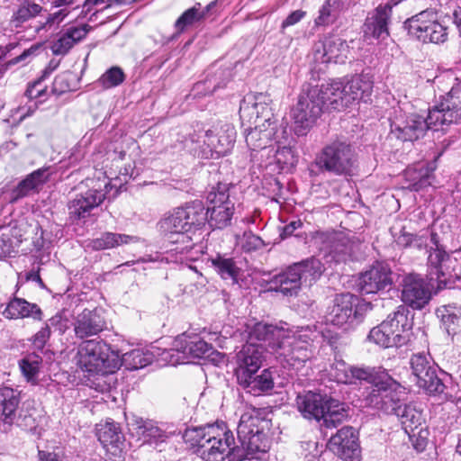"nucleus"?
Listing matches in <instances>:
<instances>
[{
    "instance_id": "obj_1",
    "label": "nucleus",
    "mask_w": 461,
    "mask_h": 461,
    "mask_svg": "<svg viewBox=\"0 0 461 461\" xmlns=\"http://www.w3.org/2000/svg\"><path fill=\"white\" fill-rule=\"evenodd\" d=\"M319 332L315 327H298L285 330L283 327L258 322L249 331V342H266L284 368L300 372L313 356L312 342Z\"/></svg>"
},
{
    "instance_id": "obj_2",
    "label": "nucleus",
    "mask_w": 461,
    "mask_h": 461,
    "mask_svg": "<svg viewBox=\"0 0 461 461\" xmlns=\"http://www.w3.org/2000/svg\"><path fill=\"white\" fill-rule=\"evenodd\" d=\"M205 222V208L202 202L194 201L174 209L159 221L158 226L171 243L177 244L176 252L189 254L195 248L189 233L201 229Z\"/></svg>"
},
{
    "instance_id": "obj_3",
    "label": "nucleus",
    "mask_w": 461,
    "mask_h": 461,
    "mask_svg": "<svg viewBox=\"0 0 461 461\" xmlns=\"http://www.w3.org/2000/svg\"><path fill=\"white\" fill-rule=\"evenodd\" d=\"M184 438L195 447V453L204 461H223L230 456L236 459L238 447L224 422L187 429Z\"/></svg>"
},
{
    "instance_id": "obj_4",
    "label": "nucleus",
    "mask_w": 461,
    "mask_h": 461,
    "mask_svg": "<svg viewBox=\"0 0 461 461\" xmlns=\"http://www.w3.org/2000/svg\"><path fill=\"white\" fill-rule=\"evenodd\" d=\"M260 411L248 408L240 416L237 428L238 439L240 447L236 451V461L243 459L261 460L269 449V441L260 426Z\"/></svg>"
},
{
    "instance_id": "obj_5",
    "label": "nucleus",
    "mask_w": 461,
    "mask_h": 461,
    "mask_svg": "<svg viewBox=\"0 0 461 461\" xmlns=\"http://www.w3.org/2000/svg\"><path fill=\"white\" fill-rule=\"evenodd\" d=\"M236 135L234 126L225 123L219 129L191 134L185 140V148L201 158H218L230 152L234 147Z\"/></svg>"
},
{
    "instance_id": "obj_6",
    "label": "nucleus",
    "mask_w": 461,
    "mask_h": 461,
    "mask_svg": "<svg viewBox=\"0 0 461 461\" xmlns=\"http://www.w3.org/2000/svg\"><path fill=\"white\" fill-rule=\"evenodd\" d=\"M324 85L307 86L298 95L297 103L291 109V118L296 135L303 136L322 113L324 106H330V96Z\"/></svg>"
},
{
    "instance_id": "obj_7",
    "label": "nucleus",
    "mask_w": 461,
    "mask_h": 461,
    "mask_svg": "<svg viewBox=\"0 0 461 461\" xmlns=\"http://www.w3.org/2000/svg\"><path fill=\"white\" fill-rule=\"evenodd\" d=\"M315 164L322 172L349 176L356 167L357 154L348 141L337 139L323 147L315 158Z\"/></svg>"
},
{
    "instance_id": "obj_8",
    "label": "nucleus",
    "mask_w": 461,
    "mask_h": 461,
    "mask_svg": "<svg viewBox=\"0 0 461 461\" xmlns=\"http://www.w3.org/2000/svg\"><path fill=\"white\" fill-rule=\"evenodd\" d=\"M323 85L325 93L330 96V107L339 109L369 97L373 91L374 81L369 74L362 73L353 76L346 83L332 81Z\"/></svg>"
},
{
    "instance_id": "obj_9",
    "label": "nucleus",
    "mask_w": 461,
    "mask_h": 461,
    "mask_svg": "<svg viewBox=\"0 0 461 461\" xmlns=\"http://www.w3.org/2000/svg\"><path fill=\"white\" fill-rule=\"evenodd\" d=\"M429 123L432 131H446L447 127L457 123L461 119V82L452 86L450 91L440 96L435 105L429 110Z\"/></svg>"
},
{
    "instance_id": "obj_10",
    "label": "nucleus",
    "mask_w": 461,
    "mask_h": 461,
    "mask_svg": "<svg viewBox=\"0 0 461 461\" xmlns=\"http://www.w3.org/2000/svg\"><path fill=\"white\" fill-rule=\"evenodd\" d=\"M230 184L219 183L207 194L206 221L211 227L222 229L230 223L234 213V202L230 198Z\"/></svg>"
},
{
    "instance_id": "obj_11",
    "label": "nucleus",
    "mask_w": 461,
    "mask_h": 461,
    "mask_svg": "<svg viewBox=\"0 0 461 461\" xmlns=\"http://www.w3.org/2000/svg\"><path fill=\"white\" fill-rule=\"evenodd\" d=\"M211 349L212 346L199 335L185 332L175 339L174 348L165 349L161 356L167 364L176 366L184 363L185 358L203 357Z\"/></svg>"
},
{
    "instance_id": "obj_12",
    "label": "nucleus",
    "mask_w": 461,
    "mask_h": 461,
    "mask_svg": "<svg viewBox=\"0 0 461 461\" xmlns=\"http://www.w3.org/2000/svg\"><path fill=\"white\" fill-rule=\"evenodd\" d=\"M405 27L411 36L424 43H439L447 40V28L437 22L434 9H426L408 19Z\"/></svg>"
},
{
    "instance_id": "obj_13",
    "label": "nucleus",
    "mask_w": 461,
    "mask_h": 461,
    "mask_svg": "<svg viewBox=\"0 0 461 461\" xmlns=\"http://www.w3.org/2000/svg\"><path fill=\"white\" fill-rule=\"evenodd\" d=\"M400 384L387 375L374 383L366 397V404L388 414H394L401 402L398 390Z\"/></svg>"
},
{
    "instance_id": "obj_14",
    "label": "nucleus",
    "mask_w": 461,
    "mask_h": 461,
    "mask_svg": "<svg viewBox=\"0 0 461 461\" xmlns=\"http://www.w3.org/2000/svg\"><path fill=\"white\" fill-rule=\"evenodd\" d=\"M431 243L435 248L430 249L428 257L429 276L441 288L447 285L452 272L455 271L456 259L438 246L437 234H431Z\"/></svg>"
},
{
    "instance_id": "obj_15",
    "label": "nucleus",
    "mask_w": 461,
    "mask_h": 461,
    "mask_svg": "<svg viewBox=\"0 0 461 461\" xmlns=\"http://www.w3.org/2000/svg\"><path fill=\"white\" fill-rule=\"evenodd\" d=\"M417 384L429 394L441 393L445 384L438 376L437 366L425 354H414L410 361Z\"/></svg>"
},
{
    "instance_id": "obj_16",
    "label": "nucleus",
    "mask_w": 461,
    "mask_h": 461,
    "mask_svg": "<svg viewBox=\"0 0 461 461\" xmlns=\"http://www.w3.org/2000/svg\"><path fill=\"white\" fill-rule=\"evenodd\" d=\"M357 298L351 294L337 295L327 314V321L345 330L359 323L361 315L357 312Z\"/></svg>"
},
{
    "instance_id": "obj_17",
    "label": "nucleus",
    "mask_w": 461,
    "mask_h": 461,
    "mask_svg": "<svg viewBox=\"0 0 461 461\" xmlns=\"http://www.w3.org/2000/svg\"><path fill=\"white\" fill-rule=\"evenodd\" d=\"M431 130L429 119L417 113L396 115L391 122V134L402 141H413Z\"/></svg>"
},
{
    "instance_id": "obj_18",
    "label": "nucleus",
    "mask_w": 461,
    "mask_h": 461,
    "mask_svg": "<svg viewBox=\"0 0 461 461\" xmlns=\"http://www.w3.org/2000/svg\"><path fill=\"white\" fill-rule=\"evenodd\" d=\"M393 284V274L390 267L383 262H376L363 272L358 278V288L362 294H377L389 291Z\"/></svg>"
},
{
    "instance_id": "obj_19",
    "label": "nucleus",
    "mask_w": 461,
    "mask_h": 461,
    "mask_svg": "<svg viewBox=\"0 0 461 461\" xmlns=\"http://www.w3.org/2000/svg\"><path fill=\"white\" fill-rule=\"evenodd\" d=\"M263 95L246 96L240 103V117L242 123L249 124L267 123V125H276V121L271 107L265 101Z\"/></svg>"
},
{
    "instance_id": "obj_20",
    "label": "nucleus",
    "mask_w": 461,
    "mask_h": 461,
    "mask_svg": "<svg viewBox=\"0 0 461 461\" xmlns=\"http://www.w3.org/2000/svg\"><path fill=\"white\" fill-rule=\"evenodd\" d=\"M328 447L344 461H357L360 458L358 434L352 427H343L333 435Z\"/></svg>"
},
{
    "instance_id": "obj_21",
    "label": "nucleus",
    "mask_w": 461,
    "mask_h": 461,
    "mask_svg": "<svg viewBox=\"0 0 461 461\" xmlns=\"http://www.w3.org/2000/svg\"><path fill=\"white\" fill-rule=\"evenodd\" d=\"M106 344L95 339L84 341L78 348L77 365L79 367L88 373L102 372L105 367Z\"/></svg>"
},
{
    "instance_id": "obj_22",
    "label": "nucleus",
    "mask_w": 461,
    "mask_h": 461,
    "mask_svg": "<svg viewBox=\"0 0 461 461\" xmlns=\"http://www.w3.org/2000/svg\"><path fill=\"white\" fill-rule=\"evenodd\" d=\"M402 300L413 309H422L430 300V291L421 277L410 274L402 280Z\"/></svg>"
},
{
    "instance_id": "obj_23",
    "label": "nucleus",
    "mask_w": 461,
    "mask_h": 461,
    "mask_svg": "<svg viewBox=\"0 0 461 461\" xmlns=\"http://www.w3.org/2000/svg\"><path fill=\"white\" fill-rule=\"evenodd\" d=\"M105 199V193L98 189H89L83 194H77L68 203L69 218L79 221L90 216L91 211L98 207Z\"/></svg>"
},
{
    "instance_id": "obj_24",
    "label": "nucleus",
    "mask_w": 461,
    "mask_h": 461,
    "mask_svg": "<svg viewBox=\"0 0 461 461\" xmlns=\"http://www.w3.org/2000/svg\"><path fill=\"white\" fill-rule=\"evenodd\" d=\"M264 347L255 342H248L236 355L237 367L235 375L241 379L253 373H257L261 366Z\"/></svg>"
},
{
    "instance_id": "obj_25",
    "label": "nucleus",
    "mask_w": 461,
    "mask_h": 461,
    "mask_svg": "<svg viewBox=\"0 0 461 461\" xmlns=\"http://www.w3.org/2000/svg\"><path fill=\"white\" fill-rule=\"evenodd\" d=\"M409 313L407 306L402 304L384 320L393 333V338L396 348L406 345L411 339L413 322L409 318Z\"/></svg>"
},
{
    "instance_id": "obj_26",
    "label": "nucleus",
    "mask_w": 461,
    "mask_h": 461,
    "mask_svg": "<svg viewBox=\"0 0 461 461\" xmlns=\"http://www.w3.org/2000/svg\"><path fill=\"white\" fill-rule=\"evenodd\" d=\"M393 5L390 3L379 5L368 14L364 24L365 37L384 40L389 36L388 23Z\"/></svg>"
},
{
    "instance_id": "obj_27",
    "label": "nucleus",
    "mask_w": 461,
    "mask_h": 461,
    "mask_svg": "<svg viewBox=\"0 0 461 461\" xmlns=\"http://www.w3.org/2000/svg\"><path fill=\"white\" fill-rule=\"evenodd\" d=\"M75 336L83 339L95 336L105 329V321L95 311L85 309L73 321Z\"/></svg>"
},
{
    "instance_id": "obj_28",
    "label": "nucleus",
    "mask_w": 461,
    "mask_h": 461,
    "mask_svg": "<svg viewBox=\"0 0 461 461\" xmlns=\"http://www.w3.org/2000/svg\"><path fill=\"white\" fill-rule=\"evenodd\" d=\"M52 175L50 167H43L34 170L23 179L11 193V203L30 195L32 193H38L47 183Z\"/></svg>"
},
{
    "instance_id": "obj_29",
    "label": "nucleus",
    "mask_w": 461,
    "mask_h": 461,
    "mask_svg": "<svg viewBox=\"0 0 461 461\" xmlns=\"http://www.w3.org/2000/svg\"><path fill=\"white\" fill-rule=\"evenodd\" d=\"M20 393L11 387H0V429L8 432L14 424V414L18 411Z\"/></svg>"
},
{
    "instance_id": "obj_30",
    "label": "nucleus",
    "mask_w": 461,
    "mask_h": 461,
    "mask_svg": "<svg viewBox=\"0 0 461 461\" xmlns=\"http://www.w3.org/2000/svg\"><path fill=\"white\" fill-rule=\"evenodd\" d=\"M128 426L133 434L149 444L164 442L167 438L166 431L152 420H144L140 417L133 416L128 421Z\"/></svg>"
},
{
    "instance_id": "obj_31",
    "label": "nucleus",
    "mask_w": 461,
    "mask_h": 461,
    "mask_svg": "<svg viewBox=\"0 0 461 461\" xmlns=\"http://www.w3.org/2000/svg\"><path fill=\"white\" fill-rule=\"evenodd\" d=\"M2 314L8 320L32 318L34 321H41L43 318L42 311L38 304L15 296L6 303Z\"/></svg>"
},
{
    "instance_id": "obj_32",
    "label": "nucleus",
    "mask_w": 461,
    "mask_h": 461,
    "mask_svg": "<svg viewBox=\"0 0 461 461\" xmlns=\"http://www.w3.org/2000/svg\"><path fill=\"white\" fill-rule=\"evenodd\" d=\"M275 139H277L276 125L269 126L265 122L254 124L245 135L247 146L252 152L266 149Z\"/></svg>"
},
{
    "instance_id": "obj_33",
    "label": "nucleus",
    "mask_w": 461,
    "mask_h": 461,
    "mask_svg": "<svg viewBox=\"0 0 461 461\" xmlns=\"http://www.w3.org/2000/svg\"><path fill=\"white\" fill-rule=\"evenodd\" d=\"M326 399L321 394L312 392H307L304 394H299L296 398L298 411L306 419H314L320 420L326 409Z\"/></svg>"
},
{
    "instance_id": "obj_34",
    "label": "nucleus",
    "mask_w": 461,
    "mask_h": 461,
    "mask_svg": "<svg viewBox=\"0 0 461 461\" xmlns=\"http://www.w3.org/2000/svg\"><path fill=\"white\" fill-rule=\"evenodd\" d=\"M89 26H71L62 31L58 39L52 43L51 50L55 55H65L77 42L82 41L89 32Z\"/></svg>"
},
{
    "instance_id": "obj_35",
    "label": "nucleus",
    "mask_w": 461,
    "mask_h": 461,
    "mask_svg": "<svg viewBox=\"0 0 461 461\" xmlns=\"http://www.w3.org/2000/svg\"><path fill=\"white\" fill-rule=\"evenodd\" d=\"M237 381L247 393L255 396L267 393L274 388V378L269 369H264L259 375L253 373L247 375L242 379L239 377Z\"/></svg>"
},
{
    "instance_id": "obj_36",
    "label": "nucleus",
    "mask_w": 461,
    "mask_h": 461,
    "mask_svg": "<svg viewBox=\"0 0 461 461\" xmlns=\"http://www.w3.org/2000/svg\"><path fill=\"white\" fill-rule=\"evenodd\" d=\"M296 267L293 264L285 271L276 276L271 281L273 288L285 296L296 295L302 285L301 276Z\"/></svg>"
},
{
    "instance_id": "obj_37",
    "label": "nucleus",
    "mask_w": 461,
    "mask_h": 461,
    "mask_svg": "<svg viewBox=\"0 0 461 461\" xmlns=\"http://www.w3.org/2000/svg\"><path fill=\"white\" fill-rule=\"evenodd\" d=\"M435 167L424 163L409 167L404 171V177L410 184L407 186L411 191H420L431 185Z\"/></svg>"
},
{
    "instance_id": "obj_38",
    "label": "nucleus",
    "mask_w": 461,
    "mask_h": 461,
    "mask_svg": "<svg viewBox=\"0 0 461 461\" xmlns=\"http://www.w3.org/2000/svg\"><path fill=\"white\" fill-rule=\"evenodd\" d=\"M96 436L98 440L104 447L121 449L124 444V436L120 425L113 420H107L104 424H99L96 428Z\"/></svg>"
},
{
    "instance_id": "obj_39",
    "label": "nucleus",
    "mask_w": 461,
    "mask_h": 461,
    "mask_svg": "<svg viewBox=\"0 0 461 461\" xmlns=\"http://www.w3.org/2000/svg\"><path fill=\"white\" fill-rule=\"evenodd\" d=\"M322 52L321 56V62H343L348 52V46L342 39L330 36L326 37L321 42Z\"/></svg>"
},
{
    "instance_id": "obj_40",
    "label": "nucleus",
    "mask_w": 461,
    "mask_h": 461,
    "mask_svg": "<svg viewBox=\"0 0 461 461\" xmlns=\"http://www.w3.org/2000/svg\"><path fill=\"white\" fill-rule=\"evenodd\" d=\"M437 315L449 335L461 334V306L443 305L438 308Z\"/></svg>"
},
{
    "instance_id": "obj_41",
    "label": "nucleus",
    "mask_w": 461,
    "mask_h": 461,
    "mask_svg": "<svg viewBox=\"0 0 461 461\" xmlns=\"http://www.w3.org/2000/svg\"><path fill=\"white\" fill-rule=\"evenodd\" d=\"M138 237L113 232H104L100 237L91 240L90 247L95 250L113 249L124 244L137 242Z\"/></svg>"
},
{
    "instance_id": "obj_42",
    "label": "nucleus",
    "mask_w": 461,
    "mask_h": 461,
    "mask_svg": "<svg viewBox=\"0 0 461 461\" xmlns=\"http://www.w3.org/2000/svg\"><path fill=\"white\" fill-rule=\"evenodd\" d=\"M394 414L399 418L407 434L413 432L423 421L421 411L411 404H400Z\"/></svg>"
},
{
    "instance_id": "obj_43",
    "label": "nucleus",
    "mask_w": 461,
    "mask_h": 461,
    "mask_svg": "<svg viewBox=\"0 0 461 461\" xmlns=\"http://www.w3.org/2000/svg\"><path fill=\"white\" fill-rule=\"evenodd\" d=\"M325 407L321 420H323V425L327 428H335L348 417L345 404L337 400L328 399Z\"/></svg>"
},
{
    "instance_id": "obj_44",
    "label": "nucleus",
    "mask_w": 461,
    "mask_h": 461,
    "mask_svg": "<svg viewBox=\"0 0 461 461\" xmlns=\"http://www.w3.org/2000/svg\"><path fill=\"white\" fill-rule=\"evenodd\" d=\"M211 263L222 279L237 283L240 267L236 265L233 258L217 255L215 258H211Z\"/></svg>"
},
{
    "instance_id": "obj_45",
    "label": "nucleus",
    "mask_w": 461,
    "mask_h": 461,
    "mask_svg": "<svg viewBox=\"0 0 461 461\" xmlns=\"http://www.w3.org/2000/svg\"><path fill=\"white\" fill-rule=\"evenodd\" d=\"M43 11V7L32 0H23L12 16V23L16 27L23 23L38 16Z\"/></svg>"
},
{
    "instance_id": "obj_46",
    "label": "nucleus",
    "mask_w": 461,
    "mask_h": 461,
    "mask_svg": "<svg viewBox=\"0 0 461 461\" xmlns=\"http://www.w3.org/2000/svg\"><path fill=\"white\" fill-rule=\"evenodd\" d=\"M297 267L301 281L312 282L317 280L323 273V266L321 262L314 258H309L301 262L294 263Z\"/></svg>"
},
{
    "instance_id": "obj_47",
    "label": "nucleus",
    "mask_w": 461,
    "mask_h": 461,
    "mask_svg": "<svg viewBox=\"0 0 461 461\" xmlns=\"http://www.w3.org/2000/svg\"><path fill=\"white\" fill-rule=\"evenodd\" d=\"M41 363V357L35 354L27 355L19 361L20 370L27 382L37 383Z\"/></svg>"
},
{
    "instance_id": "obj_48",
    "label": "nucleus",
    "mask_w": 461,
    "mask_h": 461,
    "mask_svg": "<svg viewBox=\"0 0 461 461\" xmlns=\"http://www.w3.org/2000/svg\"><path fill=\"white\" fill-rule=\"evenodd\" d=\"M393 336V333L390 330V327L387 325V322L384 321L370 330L368 339L382 348H388L396 347Z\"/></svg>"
},
{
    "instance_id": "obj_49",
    "label": "nucleus",
    "mask_w": 461,
    "mask_h": 461,
    "mask_svg": "<svg viewBox=\"0 0 461 461\" xmlns=\"http://www.w3.org/2000/svg\"><path fill=\"white\" fill-rule=\"evenodd\" d=\"M339 13V0H326L319 10V15L314 23L317 26H324L332 23Z\"/></svg>"
},
{
    "instance_id": "obj_50",
    "label": "nucleus",
    "mask_w": 461,
    "mask_h": 461,
    "mask_svg": "<svg viewBox=\"0 0 461 461\" xmlns=\"http://www.w3.org/2000/svg\"><path fill=\"white\" fill-rule=\"evenodd\" d=\"M122 361L128 369H139L150 364L152 356L141 349H133L123 355Z\"/></svg>"
},
{
    "instance_id": "obj_51",
    "label": "nucleus",
    "mask_w": 461,
    "mask_h": 461,
    "mask_svg": "<svg viewBox=\"0 0 461 461\" xmlns=\"http://www.w3.org/2000/svg\"><path fill=\"white\" fill-rule=\"evenodd\" d=\"M200 4H196L192 8L187 9L176 20L175 26L178 32H183L187 26L204 18V12L200 11Z\"/></svg>"
},
{
    "instance_id": "obj_52",
    "label": "nucleus",
    "mask_w": 461,
    "mask_h": 461,
    "mask_svg": "<svg viewBox=\"0 0 461 461\" xmlns=\"http://www.w3.org/2000/svg\"><path fill=\"white\" fill-rule=\"evenodd\" d=\"M125 79L122 69L119 67H112L104 72L97 83L104 89H109L121 85Z\"/></svg>"
},
{
    "instance_id": "obj_53",
    "label": "nucleus",
    "mask_w": 461,
    "mask_h": 461,
    "mask_svg": "<svg viewBox=\"0 0 461 461\" xmlns=\"http://www.w3.org/2000/svg\"><path fill=\"white\" fill-rule=\"evenodd\" d=\"M14 425L28 431H34L37 427L33 412L25 409L23 405L18 409L17 412L14 414Z\"/></svg>"
},
{
    "instance_id": "obj_54",
    "label": "nucleus",
    "mask_w": 461,
    "mask_h": 461,
    "mask_svg": "<svg viewBox=\"0 0 461 461\" xmlns=\"http://www.w3.org/2000/svg\"><path fill=\"white\" fill-rule=\"evenodd\" d=\"M351 252V247L348 240L344 236H338L334 239L330 253L337 262L346 260L347 256Z\"/></svg>"
},
{
    "instance_id": "obj_55",
    "label": "nucleus",
    "mask_w": 461,
    "mask_h": 461,
    "mask_svg": "<svg viewBox=\"0 0 461 461\" xmlns=\"http://www.w3.org/2000/svg\"><path fill=\"white\" fill-rule=\"evenodd\" d=\"M350 366L344 360H335L330 370V375L337 383L348 384L349 381Z\"/></svg>"
},
{
    "instance_id": "obj_56",
    "label": "nucleus",
    "mask_w": 461,
    "mask_h": 461,
    "mask_svg": "<svg viewBox=\"0 0 461 461\" xmlns=\"http://www.w3.org/2000/svg\"><path fill=\"white\" fill-rule=\"evenodd\" d=\"M68 13L66 9H61L56 13L49 14L45 22H41L39 25L35 27V32L39 33L41 31L50 30L55 23H61L64 20V18L68 15Z\"/></svg>"
},
{
    "instance_id": "obj_57",
    "label": "nucleus",
    "mask_w": 461,
    "mask_h": 461,
    "mask_svg": "<svg viewBox=\"0 0 461 461\" xmlns=\"http://www.w3.org/2000/svg\"><path fill=\"white\" fill-rule=\"evenodd\" d=\"M372 378V368L350 366L349 381L348 384H355L357 380L370 381Z\"/></svg>"
},
{
    "instance_id": "obj_58",
    "label": "nucleus",
    "mask_w": 461,
    "mask_h": 461,
    "mask_svg": "<svg viewBox=\"0 0 461 461\" xmlns=\"http://www.w3.org/2000/svg\"><path fill=\"white\" fill-rule=\"evenodd\" d=\"M44 77H41L34 82L29 85L25 95L29 99L41 98L45 95L47 86H43Z\"/></svg>"
},
{
    "instance_id": "obj_59",
    "label": "nucleus",
    "mask_w": 461,
    "mask_h": 461,
    "mask_svg": "<svg viewBox=\"0 0 461 461\" xmlns=\"http://www.w3.org/2000/svg\"><path fill=\"white\" fill-rule=\"evenodd\" d=\"M275 157L276 161L284 166L293 165L295 160L293 149L290 147L285 146L278 148L276 151Z\"/></svg>"
},
{
    "instance_id": "obj_60",
    "label": "nucleus",
    "mask_w": 461,
    "mask_h": 461,
    "mask_svg": "<svg viewBox=\"0 0 461 461\" xmlns=\"http://www.w3.org/2000/svg\"><path fill=\"white\" fill-rule=\"evenodd\" d=\"M50 337V329L49 325H45L41 328L33 337L32 343L35 348L41 349L45 346L46 342Z\"/></svg>"
},
{
    "instance_id": "obj_61",
    "label": "nucleus",
    "mask_w": 461,
    "mask_h": 461,
    "mask_svg": "<svg viewBox=\"0 0 461 461\" xmlns=\"http://www.w3.org/2000/svg\"><path fill=\"white\" fill-rule=\"evenodd\" d=\"M47 325H49L50 328H55L60 333H64L68 328V321L62 313H57L49 320V323Z\"/></svg>"
},
{
    "instance_id": "obj_62",
    "label": "nucleus",
    "mask_w": 461,
    "mask_h": 461,
    "mask_svg": "<svg viewBox=\"0 0 461 461\" xmlns=\"http://www.w3.org/2000/svg\"><path fill=\"white\" fill-rule=\"evenodd\" d=\"M306 13L303 10H295L292 12L282 23L281 32H284L285 29L298 23L304 18Z\"/></svg>"
},
{
    "instance_id": "obj_63",
    "label": "nucleus",
    "mask_w": 461,
    "mask_h": 461,
    "mask_svg": "<svg viewBox=\"0 0 461 461\" xmlns=\"http://www.w3.org/2000/svg\"><path fill=\"white\" fill-rule=\"evenodd\" d=\"M13 251V240L9 234L0 236V258L9 256Z\"/></svg>"
},
{
    "instance_id": "obj_64",
    "label": "nucleus",
    "mask_w": 461,
    "mask_h": 461,
    "mask_svg": "<svg viewBox=\"0 0 461 461\" xmlns=\"http://www.w3.org/2000/svg\"><path fill=\"white\" fill-rule=\"evenodd\" d=\"M431 234H434V233L429 232L428 230L424 231L420 235L414 234V239H413L411 247L417 248L419 249H421L422 248H426L428 246L429 239L431 240Z\"/></svg>"
}]
</instances>
